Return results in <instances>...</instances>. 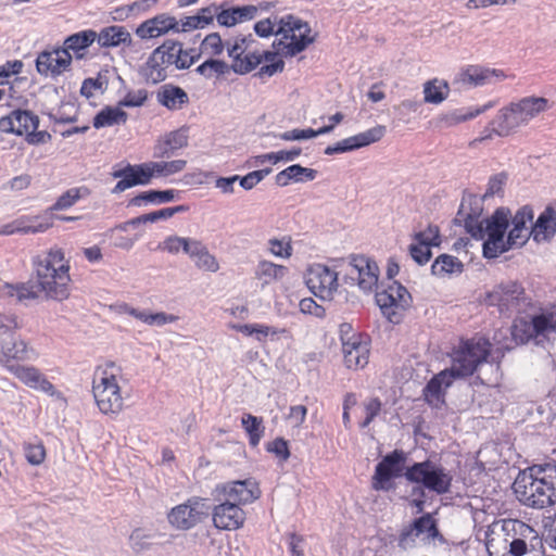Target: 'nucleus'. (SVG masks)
I'll use <instances>...</instances> for the list:
<instances>
[{"label":"nucleus","instance_id":"1","mask_svg":"<svg viewBox=\"0 0 556 556\" xmlns=\"http://www.w3.org/2000/svg\"><path fill=\"white\" fill-rule=\"evenodd\" d=\"M533 217V210L525 205L513 217L508 208L498 207L490 217L480 219V212H466L463 202L454 223L464 225L473 239H485L482 244L483 256L495 258L511 249L523 247L532 238L528 224H532Z\"/></svg>","mask_w":556,"mask_h":556},{"label":"nucleus","instance_id":"2","mask_svg":"<svg viewBox=\"0 0 556 556\" xmlns=\"http://www.w3.org/2000/svg\"><path fill=\"white\" fill-rule=\"evenodd\" d=\"M513 490L525 506L544 509L556 504V462L534 464L519 471Z\"/></svg>","mask_w":556,"mask_h":556},{"label":"nucleus","instance_id":"3","mask_svg":"<svg viewBox=\"0 0 556 556\" xmlns=\"http://www.w3.org/2000/svg\"><path fill=\"white\" fill-rule=\"evenodd\" d=\"M37 294L40 292L47 299L64 301L71 294L70 262L64 252L59 248H52L35 261Z\"/></svg>","mask_w":556,"mask_h":556},{"label":"nucleus","instance_id":"4","mask_svg":"<svg viewBox=\"0 0 556 556\" xmlns=\"http://www.w3.org/2000/svg\"><path fill=\"white\" fill-rule=\"evenodd\" d=\"M122 368L113 362L96 367L92 377V394L99 410L109 416H117L125 408L128 396L121 386Z\"/></svg>","mask_w":556,"mask_h":556},{"label":"nucleus","instance_id":"5","mask_svg":"<svg viewBox=\"0 0 556 556\" xmlns=\"http://www.w3.org/2000/svg\"><path fill=\"white\" fill-rule=\"evenodd\" d=\"M552 103L544 97H525L498 111L491 122L492 132L506 137L526 126L540 114L548 111Z\"/></svg>","mask_w":556,"mask_h":556},{"label":"nucleus","instance_id":"6","mask_svg":"<svg viewBox=\"0 0 556 556\" xmlns=\"http://www.w3.org/2000/svg\"><path fill=\"white\" fill-rule=\"evenodd\" d=\"M511 336L518 344H527L531 340L536 344H553L556 340V306L543 309L530 320L516 319L511 327Z\"/></svg>","mask_w":556,"mask_h":556},{"label":"nucleus","instance_id":"7","mask_svg":"<svg viewBox=\"0 0 556 556\" xmlns=\"http://www.w3.org/2000/svg\"><path fill=\"white\" fill-rule=\"evenodd\" d=\"M27 351L28 350H0V365L28 388L53 395L55 388L45 375L36 367L26 366L24 364L28 359Z\"/></svg>","mask_w":556,"mask_h":556},{"label":"nucleus","instance_id":"8","mask_svg":"<svg viewBox=\"0 0 556 556\" xmlns=\"http://www.w3.org/2000/svg\"><path fill=\"white\" fill-rule=\"evenodd\" d=\"M489 305L496 306L501 314L511 316L523 314L532 307V299L517 280L502 281L486 293Z\"/></svg>","mask_w":556,"mask_h":556},{"label":"nucleus","instance_id":"9","mask_svg":"<svg viewBox=\"0 0 556 556\" xmlns=\"http://www.w3.org/2000/svg\"><path fill=\"white\" fill-rule=\"evenodd\" d=\"M311 27L307 23L293 16L286 15L279 18L276 35L281 39L273 43L286 56H294L304 51L314 41L309 36Z\"/></svg>","mask_w":556,"mask_h":556},{"label":"nucleus","instance_id":"10","mask_svg":"<svg viewBox=\"0 0 556 556\" xmlns=\"http://www.w3.org/2000/svg\"><path fill=\"white\" fill-rule=\"evenodd\" d=\"M404 476L409 482L421 484L425 489L440 495L450 491L453 480L452 475L444 467L428 459L407 467Z\"/></svg>","mask_w":556,"mask_h":556},{"label":"nucleus","instance_id":"11","mask_svg":"<svg viewBox=\"0 0 556 556\" xmlns=\"http://www.w3.org/2000/svg\"><path fill=\"white\" fill-rule=\"evenodd\" d=\"M376 303L390 323L400 324L410 306L412 296L404 286L393 280L386 289L376 292Z\"/></svg>","mask_w":556,"mask_h":556},{"label":"nucleus","instance_id":"12","mask_svg":"<svg viewBox=\"0 0 556 556\" xmlns=\"http://www.w3.org/2000/svg\"><path fill=\"white\" fill-rule=\"evenodd\" d=\"M406 455L402 450H394L387 454L376 466L371 479V486L376 491L389 490V482L402 476Z\"/></svg>","mask_w":556,"mask_h":556},{"label":"nucleus","instance_id":"13","mask_svg":"<svg viewBox=\"0 0 556 556\" xmlns=\"http://www.w3.org/2000/svg\"><path fill=\"white\" fill-rule=\"evenodd\" d=\"M216 496H222L223 500L233 502L238 506L248 505L262 495L260 484L253 479L230 481L215 489Z\"/></svg>","mask_w":556,"mask_h":556},{"label":"nucleus","instance_id":"14","mask_svg":"<svg viewBox=\"0 0 556 556\" xmlns=\"http://www.w3.org/2000/svg\"><path fill=\"white\" fill-rule=\"evenodd\" d=\"M207 506L203 498H192L188 503L177 505L168 513L169 523L181 530H188L202 521L206 516Z\"/></svg>","mask_w":556,"mask_h":556},{"label":"nucleus","instance_id":"15","mask_svg":"<svg viewBox=\"0 0 556 556\" xmlns=\"http://www.w3.org/2000/svg\"><path fill=\"white\" fill-rule=\"evenodd\" d=\"M502 530L505 532L509 542V548L503 556H525L529 552L527 540L535 538L534 529L528 523L517 520H503Z\"/></svg>","mask_w":556,"mask_h":556},{"label":"nucleus","instance_id":"16","mask_svg":"<svg viewBox=\"0 0 556 556\" xmlns=\"http://www.w3.org/2000/svg\"><path fill=\"white\" fill-rule=\"evenodd\" d=\"M166 48L164 42L154 49L140 67L139 74L147 84L156 85L166 79L168 72L174 71Z\"/></svg>","mask_w":556,"mask_h":556},{"label":"nucleus","instance_id":"17","mask_svg":"<svg viewBox=\"0 0 556 556\" xmlns=\"http://www.w3.org/2000/svg\"><path fill=\"white\" fill-rule=\"evenodd\" d=\"M491 350H453L451 354L452 366L446 368L454 377L466 378L477 370V368L486 362Z\"/></svg>","mask_w":556,"mask_h":556},{"label":"nucleus","instance_id":"18","mask_svg":"<svg viewBox=\"0 0 556 556\" xmlns=\"http://www.w3.org/2000/svg\"><path fill=\"white\" fill-rule=\"evenodd\" d=\"M220 502L214 507L212 520L214 526L220 530H237L243 527L245 522V511L233 502L223 500L217 496Z\"/></svg>","mask_w":556,"mask_h":556},{"label":"nucleus","instance_id":"19","mask_svg":"<svg viewBox=\"0 0 556 556\" xmlns=\"http://www.w3.org/2000/svg\"><path fill=\"white\" fill-rule=\"evenodd\" d=\"M306 285L316 296L327 299L338 288V275L327 266L317 264L309 268Z\"/></svg>","mask_w":556,"mask_h":556},{"label":"nucleus","instance_id":"20","mask_svg":"<svg viewBox=\"0 0 556 556\" xmlns=\"http://www.w3.org/2000/svg\"><path fill=\"white\" fill-rule=\"evenodd\" d=\"M454 375L443 369L435 374L422 389L424 401L432 408H441L445 405L446 392L455 381Z\"/></svg>","mask_w":556,"mask_h":556},{"label":"nucleus","instance_id":"21","mask_svg":"<svg viewBox=\"0 0 556 556\" xmlns=\"http://www.w3.org/2000/svg\"><path fill=\"white\" fill-rule=\"evenodd\" d=\"M73 55L62 48L42 51L36 59V68L42 76L56 77L70 70Z\"/></svg>","mask_w":556,"mask_h":556},{"label":"nucleus","instance_id":"22","mask_svg":"<svg viewBox=\"0 0 556 556\" xmlns=\"http://www.w3.org/2000/svg\"><path fill=\"white\" fill-rule=\"evenodd\" d=\"M38 126L39 117L27 110H13L0 117V131L5 134L26 136L29 131L37 130Z\"/></svg>","mask_w":556,"mask_h":556},{"label":"nucleus","instance_id":"23","mask_svg":"<svg viewBox=\"0 0 556 556\" xmlns=\"http://www.w3.org/2000/svg\"><path fill=\"white\" fill-rule=\"evenodd\" d=\"M169 31L179 33V22L175 16L167 13H161L138 25L135 34L140 39L146 40L159 38Z\"/></svg>","mask_w":556,"mask_h":556},{"label":"nucleus","instance_id":"24","mask_svg":"<svg viewBox=\"0 0 556 556\" xmlns=\"http://www.w3.org/2000/svg\"><path fill=\"white\" fill-rule=\"evenodd\" d=\"M350 265L357 274L358 287L363 291L370 292L377 288L379 267L375 261L364 255H355L351 257Z\"/></svg>","mask_w":556,"mask_h":556},{"label":"nucleus","instance_id":"25","mask_svg":"<svg viewBox=\"0 0 556 556\" xmlns=\"http://www.w3.org/2000/svg\"><path fill=\"white\" fill-rule=\"evenodd\" d=\"M532 239L536 243L549 241L556 233V202L549 204L531 225Z\"/></svg>","mask_w":556,"mask_h":556},{"label":"nucleus","instance_id":"26","mask_svg":"<svg viewBox=\"0 0 556 556\" xmlns=\"http://www.w3.org/2000/svg\"><path fill=\"white\" fill-rule=\"evenodd\" d=\"M260 9H266V7L248 4L223 9L216 14V21L220 26L231 27L255 18Z\"/></svg>","mask_w":556,"mask_h":556},{"label":"nucleus","instance_id":"27","mask_svg":"<svg viewBox=\"0 0 556 556\" xmlns=\"http://www.w3.org/2000/svg\"><path fill=\"white\" fill-rule=\"evenodd\" d=\"M188 144V128H180L165 135L154 148V156L160 159L170 157L176 150Z\"/></svg>","mask_w":556,"mask_h":556},{"label":"nucleus","instance_id":"28","mask_svg":"<svg viewBox=\"0 0 556 556\" xmlns=\"http://www.w3.org/2000/svg\"><path fill=\"white\" fill-rule=\"evenodd\" d=\"M386 134V127L382 125H378L374 128H370L364 132L357 134L355 136L345 138L339 142H337L338 148L340 149V153L350 152L370 143L379 141Z\"/></svg>","mask_w":556,"mask_h":556},{"label":"nucleus","instance_id":"29","mask_svg":"<svg viewBox=\"0 0 556 556\" xmlns=\"http://www.w3.org/2000/svg\"><path fill=\"white\" fill-rule=\"evenodd\" d=\"M493 77L501 79L504 77V74L496 70H490L479 65H469L459 73L457 80L463 85L479 87L490 84Z\"/></svg>","mask_w":556,"mask_h":556},{"label":"nucleus","instance_id":"30","mask_svg":"<svg viewBox=\"0 0 556 556\" xmlns=\"http://www.w3.org/2000/svg\"><path fill=\"white\" fill-rule=\"evenodd\" d=\"M98 33L93 29H85L66 37L63 43V50L75 56L77 60L85 58V51L96 42Z\"/></svg>","mask_w":556,"mask_h":556},{"label":"nucleus","instance_id":"31","mask_svg":"<svg viewBox=\"0 0 556 556\" xmlns=\"http://www.w3.org/2000/svg\"><path fill=\"white\" fill-rule=\"evenodd\" d=\"M412 535H425L422 539L424 541H434L440 535L437 521L430 514H426L415 519L412 526L402 532L401 538L402 540H406Z\"/></svg>","mask_w":556,"mask_h":556},{"label":"nucleus","instance_id":"32","mask_svg":"<svg viewBox=\"0 0 556 556\" xmlns=\"http://www.w3.org/2000/svg\"><path fill=\"white\" fill-rule=\"evenodd\" d=\"M96 41L101 48H116L131 43V35L124 26H108L98 33Z\"/></svg>","mask_w":556,"mask_h":556},{"label":"nucleus","instance_id":"33","mask_svg":"<svg viewBox=\"0 0 556 556\" xmlns=\"http://www.w3.org/2000/svg\"><path fill=\"white\" fill-rule=\"evenodd\" d=\"M317 170L303 167L300 164H293L279 172L275 177V182L280 187H286L290 182H306L316 178Z\"/></svg>","mask_w":556,"mask_h":556},{"label":"nucleus","instance_id":"34","mask_svg":"<svg viewBox=\"0 0 556 556\" xmlns=\"http://www.w3.org/2000/svg\"><path fill=\"white\" fill-rule=\"evenodd\" d=\"M157 101L168 110H180L188 102V94L180 87L167 84L156 93Z\"/></svg>","mask_w":556,"mask_h":556},{"label":"nucleus","instance_id":"35","mask_svg":"<svg viewBox=\"0 0 556 556\" xmlns=\"http://www.w3.org/2000/svg\"><path fill=\"white\" fill-rule=\"evenodd\" d=\"M51 225L42 222L38 217H22L13 222L12 224L5 225L1 231L4 235H12L15 232L22 233H38L49 229Z\"/></svg>","mask_w":556,"mask_h":556},{"label":"nucleus","instance_id":"36","mask_svg":"<svg viewBox=\"0 0 556 556\" xmlns=\"http://www.w3.org/2000/svg\"><path fill=\"white\" fill-rule=\"evenodd\" d=\"M128 114L118 104L117 106H105L93 117V127L99 129L115 125H124Z\"/></svg>","mask_w":556,"mask_h":556},{"label":"nucleus","instance_id":"37","mask_svg":"<svg viewBox=\"0 0 556 556\" xmlns=\"http://www.w3.org/2000/svg\"><path fill=\"white\" fill-rule=\"evenodd\" d=\"M15 298L17 302H25L27 300H35L38 298L37 291L34 286L27 283L11 285L0 281V299Z\"/></svg>","mask_w":556,"mask_h":556},{"label":"nucleus","instance_id":"38","mask_svg":"<svg viewBox=\"0 0 556 556\" xmlns=\"http://www.w3.org/2000/svg\"><path fill=\"white\" fill-rule=\"evenodd\" d=\"M167 54L170 56L173 70L188 68L194 63L195 55L193 50L186 51L182 49L181 43L177 41H165Z\"/></svg>","mask_w":556,"mask_h":556},{"label":"nucleus","instance_id":"39","mask_svg":"<svg viewBox=\"0 0 556 556\" xmlns=\"http://www.w3.org/2000/svg\"><path fill=\"white\" fill-rule=\"evenodd\" d=\"M254 274L255 278L258 279L263 286H266L282 279L288 274V268L269 261H261Z\"/></svg>","mask_w":556,"mask_h":556},{"label":"nucleus","instance_id":"40","mask_svg":"<svg viewBox=\"0 0 556 556\" xmlns=\"http://www.w3.org/2000/svg\"><path fill=\"white\" fill-rule=\"evenodd\" d=\"M232 60L230 67L237 74L244 75L255 70L261 64L260 51L248 50L244 53L229 55Z\"/></svg>","mask_w":556,"mask_h":556},{"label":"nucleus","instance_id":"41","mask_svg":"<svg viewBox=\"0 0 556 556\" xmlns=\"http://www.w3.org/2000/svg\"><path fill=\"white\" fill-rule=\"evenodd\" d=\"M131 317L137 321L150 327H162L164 325L175 323L178 319L177 316L167 314L165 312H151L136 307Z\"/></svg>","mask_w":556,"mask_h":556},{"label":"nucleus","instance_id":"42","mask_svg":"<svg viewBox=\"0 0 556 556\" xmlns=\"http://www.w3.org/2000/svg\"><path fill=\"white\" fill-rule=\"evenodd\" d=\"M241 426L248 434L249 444L253 447L257 446L265 432L263 418L256 417L250 413H244L241 417Z\"/></svg>","mask_w":556,"mask_h":556},{"label":"nucleus","instance_id":"43","mask_svg":"<svg viewBox=\"0 0 556 556\" xmlns=\"http://www.w3.org/2000/svg\"><path fill=\"white\" fill-rule=\"evenodd\" d=\"M491 104L483 105L482 108L476 109L475 111L463 112L462 110H454L445 114L440 115L437 118V126L441 128L452 127L459 123L475 118L479 114L483 113L489 109Z\"/></svg>","mask_w":556,"mask_h":556},{"label":"nucleus","instance_id":"44","mask_svg":"<svg viewBox=\"0 0 556 556\" xmlns=\"http://www.w3.org/2000/svg\"><path fill=\"white\" fill-rule=\"evenodd\" d=\"M178 195V191L169 190H149L141 192L130 200V204L134 206H141L147 203H167L175 200Z\"/></svg>","mask_w":556,"mask_h":556},{"label":"nucleus","instance_id":"45","mask_svg":"<svg viewBox=\"0 0 556 556\" xmlns=\"http://www.w3.org/2000/svg\"><path fill=\"white\" fill-rule=\"evenodd\" d=\"M275 49L276 51H260L261 62L265 61L267 64L263 65L255 74V76L260 78L271 77L275 74L281 73L283 71L285 62L282 59L278 58L281 51H279L277 48Z\"/></svg>","mask_w":556,"mask_h":556},{"label":"nucleus","instance_id":"46","mask_svg":"<svg viewBox=\"0 0 556 556\" xmlns=\"http://www.w3.org/2000/svg\"><path fill=\"white\" fill-rule=\"evenodd\" d=\"M464 268L463 263L453 255L441 254L437 257L431 266V273L434 276L443 277L445 275L462 273Z\"/></svg>","mask_w":556,"mask_h":556},{"label":"nucleus","instance_id":"47","mask_svg":"<svg viewBox=\"0 0 556 556\" xmlns=\"http://www.w3.org/2000/svg\"><path fill=\"white\" fill-rule=\"evenodd\" d=\"M450 88L446 81L438 79L429 80L424 85V101L431 104H440L448 97Z\"/></svg>","mask_w":556,"mask_h":556},{"label":"nucleus","instance_id":"48","mask_svg":"<svg viewBox=\"0 0 556 556\" xmlns=\"http://www.w3.org/2000/svg\"><path fill=\"white\" fill-rule=\"evenodd\" d=\"M185 253L188 254L198 268H208V251L205 243L194 238H189Z\"/></svg>","mask_w":556,"mask_h":556},{"label":"nucleus","instance_id":"49","mask_svg":"<svg viewBox=\"0 0 556 556\" xmlns=\"http://www.w3.org/2000/svg\"><path fill=\"white\" fill-rule=\"evenodd\" d=\"M339 337L342 348H362L369 344V338L354 330L350 324H341L339 327Z\"/></svg>","mask_w":556,"mask_h":556},{"label":"nucleus","instance_id":"50","mask_svg":"<svg viewBox=\"0 0 556 556\" xmlns=\"http://www.w3.org/2000/svg\"><path fill=\"white\" fill-rule=\"evenodd\" d=\"M108 73V71L100 72L94 78H86L81 84V96L86 97L87 99H90L97 93H104L109 86V79L106 77Z\"/></svg>","mask_w":556,"mask_h":556},{"label":"nucleus","instance_id":"51","mask_svg":"<svg viewBox=\"0 0 556 556\" xmlns=\"http://www.w3.org/2000/svg\"><path fill=\"white\" fill-rule=\"evenodd\" d=\"M244 330L248 334L255 333L256 338L258 340H262L263 338L270 337V340H269L270 343H277V341L280 339H289L290 338V332L285 328L278 329L275 327L263 326V325H258V326H248L247 325V326H244Z\"/></svg>","mask_w":556,"mask_h":556},{"label":"nucleus","instance_id":"52","mask_svg":"<svg viewBox=\"0 0 556 556\" xmlns=\"http://www.w3.org/2000/svg\"><path fill=\"white\" fill-rule=\"evenodd\" d=\"M17 327V321L14 316H5L0 314V344L2 348L12 345L17 348V341L14 338L13 330Z\"/></svg>","mask_w":556,"mask_h":556},{"label":"nucleus","instance_id":"53","mask_svg":"<svg viewBox=\"0 0 556 556\" xmlns=\"http://www.w3.org/2000/svg\"><path fill=\"white\" fill-rule=\"evenodd\" d=\"M301 152V148H292L291 150L261 154L254 157V163L255 165H262L265 162H271L273 164H277L280 161L292 162L300 156Z\"/></svg>","mask_w":556,"mask_h":556},{"label":"nucleus","instance_id":"54","mask_svg":"<svg viewBox=\"0 0 556 556\" xmlns=\"http://www.w3.org/2000/svg\"><path fill=\"white\" fill-rule=\"evenodd\" d=\"M333 130L332 125L324 126L317 130L307 128V129H292L289 131H285L280 134L278 137L286 141H294V140H306L315 138L319 135L328 134Z\"/></svg>","mask_w":556,"mask_h":556},{"label":"nucleus","instance_id":"55","mask_svg":"<svg viewBox=\"0 0 556 556\" xmlns=\"http://www.w3.org/2000/svg\"><path fill=\"white\" fill-rule=\"evenodd\" d=\"M343 363L350 370H358L366 367L369 362V350H343Z\"/></svg>","mask_w":556,"mask_h":556},{"label":"nucleus","instance_id":"56","mask_svg":"<svg viewBox=\"0 0 556 556\" xmlns=\"http://www.w3.org/2000/svg\"><path fill=\"white\" fill-rule=\"evenodd\" d=\"M152 170L155 177H167L185 169L187 162L185 160L151 162Z\"/></svg>","mask_w":556,"mask_h":556},{"label":"nucleus","instance_id":"57","mask_svg":"<svg viewBox=\"0 0 556 556\" xmlns=\"http://www.w3.org/2000/svg\"><path fill=\"white\" fill-rule=\"evenodd\" d=\"M113 177L121 178V180L115 185L113 189V192L115 193L123 192L126 189L137 186V184H131L134 180H136V174L132 165H127L125 168L114 172Z\"/></svg>","mask_w":556,"mask_h":556},{"label":"nucleus","instance_id":"58","mask_svg":"<svg viewBox=\"0 0 556 556\" xmlns=\"http://www.w3.org/2000/svg\"><path fill=\"white\" fill-rule=\"evenodd\" d=\"M208 9L203 8L201 10V14L187 16L179 22V33L180 31H191L193 29L204 28L208 25V16L205 13Z\"/></svg>","mask_w":556,"mask_h":556},{"label":"nucleus","instance_id":"59","mask_svg":"<svg viewBox=\"0 0 556 556\" xmlns=\"http://www.w3.org/2000/svg\"><path fill=\"white\" fill-rule=\"evenodd\" d=\"M365 418L361 421V428H367L372 420L380 415L382 403L379 397H370L363 404Z\"/></svg>","mask_w":556,"mask_h":556},{"label":"nucleus","instance_id":"60","mask_svg":"<svg viewBox=\"0 0 556 556\" xmlns=\"http://www.w3.org/2000/svg\"><path fill=\"white\" fill-rule=\"evenodd\" d=\"M255 45L256 40L252 34L237 37L232 45L229 41L226 42L228 55L244 53L248 50H256Z\"/></svg>","mask_w":556,"mask_h":556},{"label":"nucleus","instance_id":"61","mask_svg":"<svg viewBox=\"0 0 556 556\" xmlns=\"http://www.w3.org/2000/svg\"><path fill=\"white\" fill-rule=\"evenodd\" d=\"M24 453L27 462L35 466L42 464L46 459V447L40 441L25 444Z\"/></svg>","mask_w":556,"mask_h":556},{"label":"nucleus","instance_id":"62","mask_svg":"<svg viewBox=\"0 0 556 556\" xmlns=\"http://www.w3.org/2000/svg\"><path fill=\"white\" fill-rule=\"evenodd\" d=\"M414 239L430 249L440 244V231L437 226L430 225L426 230L415 233Z\"/></svg>","mask_w":556,"mask_h":556},{"label":"nucleus","instance_id":"63","mask_svg":"<svg viewBox=\"0 0 556 556\" xmlns=\"http://www.w3.org/2000/svg\"><path fill=\"white\" fill-rule=\"evenodd\" d=\"M151 539H152L151 534L146 533V531L141 528H137L131 532V534L129 536L131 548L136 553L143 552V551L150 548V546H151L150 540Z\"/></svg>","mask_w":556,"mask_h":556},{"label":"nucleus","instance_id":"64","mask_svg":"<svg viewBox=\"0 0 556 556\" xmlns=\"http://www.w3.org/2000/svg\"><path fill=\"white\" fill-rule=\"evenodd\" d=\"M269 251L273 255L289 258L292 255L291 240L283 238L282 240L273 238L268 240Z\"/></svg>","mask_w":556,"mask_h":556}]
</instances>
